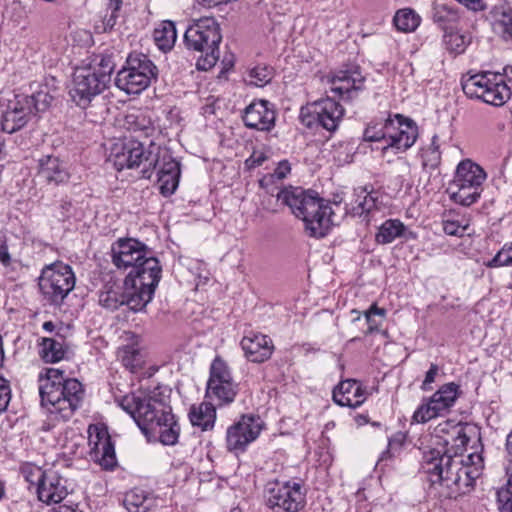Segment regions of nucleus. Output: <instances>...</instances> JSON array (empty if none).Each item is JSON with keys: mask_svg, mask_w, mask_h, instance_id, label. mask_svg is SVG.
I'll return each instance as SVG.
<instances>
[{"mask_svg": "<svg viewBox=\"0 0 512 512\" xmlns=\"http://www.w3.org/2000/svg\"><path fill=\"white\" fill-rule=\"evenodd\" d=\"M128 123L131 125L130 129L133 131H143L145 135L149 134V131L152 129L150 125V121L146 120L144 116H136L133 115L128 116Z\"/></svg>", "mask_w": 512, "mask_h": 512, "instance_id": "obj_54", "label": "nucleus"}, {"mask_svg": "<svg viewBox=\"0 0 512 512\" xmlns=\"http://www.w3.org/2000/svg\"><path fill=\"white\" fill-rule=\"evenodd\" d=\"M363 137L365 141H384L385 144H387L388 137L386 133V122L382 126H379L377 124L368 125L364 131Z\"/></svg>", "mask_w": 512, "mask_h": 512, "instance_id": "obj_50", "label": "nucleus"}, {"mask_svg": "<svg viewBox=\"0 0 512 512\" xmlns=\"http://www.w3.org/2000/svg\"><path fill=\"white\" fill-rule=\"evenodd\" d=\"M291 171V166L288 161L284 160L278 163L277 167L274 169V172L270 175L271 179L282 180L284 179Z\"/></svg>", "mask_w": 512, "mask_h": 512, "instance_id": "obj_57", "label": "nucleus"}, {"mask_svg": "<svg viewBox=\"0 0 512 512\" xmlns=\"http://www.w3.org/2000/svg\"><path fill=\"white\" fill-rule=\"evenodd\" d=\"M157 166H159L157 176L160 193L163 196H170L178 187L180 164L165 153L161 160H158Z\"/></svg>", "mask_w": 512, "mask_h": 512, "instance_id": "obj_25", "label": "nucleus"}, {"mask_svg": "<svg viewBox=\"0 0 512 512\" xmlns=\"http://www.w3.org/2000/svg\"><path fill=\"white\" fill-rule=\"evenodd\" d=\"M33 115L35 113L29 104L28 95H15L8 101L7 108L3 112L2 130L12 134L23 128Z\"/></svg>", "mask_w": 512, "mask_h": 512, "instance_id": "obj_19", "label": "nucleus"}, {"mask_svg": "<svg viewBox=\"0 0 512 512\" xmlns=\"http://www.w3.org/2000/svg\"><path fill=\"white\" fill-rule=\"evenodd\" d=\"M459 396V386L453 382L442 385L426 402L414 412L417 423H426L449 412Z\"/></svg>", "mask_w": 512, "mask_h": 512, "instance_id": "obj_14", "label": "nucleus"}, {"mask_svg": "<svg viewBox=\"0 0 512 512\" xmlns=\"http://www.w3.org/2000/svg\"><path fill=\"white\" fill-rule=\"evenodd\" d=\"M240 344L246 358L255 363L268 360L274 349L272 340L267 335L259 333H250L244 336Z\"/></svg>", "mask_w": 512, "mask_h": 512, "instance_id": "obj_23", "label": "nucleus"}, {"mask_svg": "<svg viewBox=\"0 0 512 512\" xmlns=\"http://www.w3.org/2000/svg\"><path fill=\"white\" fill-rule=\"evenodd\" d=\"M51 512H77V506H67V505H61L57 508L52 509Z\"/></svg>", "mask_w": 512, "mask_h": 512, "instance_id": "obj_63", "label": "nucleus"}, {"mask_svg": "<svg viewBox=\"0 0 512 512\" xmlns=\"http://www.w3.org/2000/svg\"><path fill=\"white\" fill-rule=\"evenodd\" d=\"M158 159L146 154L143 144L138 141H129L122 145L121 151L115 152L114 165L118 170L131 169L144 165L142 174L144 178L151 177V168L157 167Z\"/></svg>", "mask_w": 512, "mask_h": 512, "instance_id": "obj_17", "label": "nucleus"}, {"mask_svg": "<svg viewBox=\"0 0 512 512\" xmlns=\"http://www.w3.org/2000/svg\"><path fill=\"white\" fill-rule=\"evenodd\" d=\"M238 392V384L233 380L227 363L216 357L210 366V375L207 381L206 398L217 405L230 404Z\"/></svg>", "mask_w": 512, "mask_h": 512, "instance_id": "obj_10", "label": "nucleus"}, {"mask_svg": "<svg viewBox=\"0 0 512 512\" xmlns=\"http://www.w3.org/2000/svg\"><path fill=\"white\" fill-rule=\"evenodd\" d=\"M267 160V156L262 151H254L252 155L246 160L245 164L248 168L252 169L262 165Z\"/></svg>", "mask_w": 512, "mask_h": 512, "instance_id": "obj_59", "label": "nucleus"}, {"mask_svg": "<svg viewBox=\"0 0 512 512\" xmlns=\"http://www.w3.org/2000/svg\"><path fill=\"white\" fill-rule=\"evenodd\" d=\"M406 441V435L403 432L395 433L388 441L387 449L382 453L380 460L392 458L399 454Z\"/></svg>", "mask_w": 512, "mask_h": 512, "instance_id": "obj_48", "label": "nucleus"}, {"mask_svg": "<svg viewBox=\"0 0 512 512\" xmlns=\"http://www.w3.org/2000/svg\"><path fill=\"white\" fill-rule=\"evenodd\" d=\"M112 262L119 269L134 268L145 258L151 256L147 247L132 238L119 239L112 245Z\"/></svg>", "mask_w": 512, "mask_h": 512, "instance_id": "obj_18", "label": "nucleus"}, {"mask_svg": "<svg viewBox=\"0 0 512 512\" xmlns=\"http://www.w3.org/2000/svg\"><path fill=\"white\" fill-rule=\"evenodd\" d=\"M483 466L482 455L476 452L450 454V450L433 448L424 452L422 459V469L431 484L438 485L440 495L449 499L469 493Z\"/></svg>", "mask_w": 512, "mask_h": 512, "instance_id": "obj_1", "label": "nucleus"}, {"mask_svg": "<svg viewBox=\"0 0 512 512\" xmlns=\"http://www.w3.org/2000/svg\"><path fill=\"white\" fill-rule=\"evenodd\" d=\"M36 494L38 500L46 505L58 504L68 495L67 480L56 470L47 469Z\"/></svg>", "mask_w": 512, "mask_h": 512, "instance_id": "obj_22", "label": "nucleus"}, {"mask_svg": "<svg viewBox=\"0 0 512 512\" xmlns=\"http://www.w3.org/2000/svg\"><path fill=\"white\" fill-rule=\"evenodd\" d=\"M354 195L355 202L352 206L354 216L367 215L374 210H380L382 206L381 193L372 186L358 187L354 190Z\"/></svg>", "mask_w": 512, "mask_h": 512, "instance_id": "obj_29", "label": "nucleus"}, {"mask_svg": "<svg viewBox=\"0 0 512 512\" xmlns=\"http://www.w3.org/2000/svg\"><path fill=\"white\" fill-rule=\"evenodd\" d=\"M486 178V172L482 167L466 159L458 164L453 181L455 185H466L474 188V190L483 191V183Z\"/></svg>", "mask_w": 512, "mask_h": 512, "instance_id": "obj_28", "label": "nucleus"}, {"mask_svg": "<svg viewBox=\"0 0 512 512\" xmlns=\"http://www.w3.org/2000/svg\"><path fill=\"white\" fill-rule=\"evenodd\" d=\"M118 404L134 419L145 436L158 435L163 445L177 443L180 425L172 414L167 397L159 388L125 395L118 400Z\"/></svg>", "mask_w": 512, "mask_h": 512, "instance_id": "obj_2", "label": "nucleus"}, {"mask_svg": "<svg viewBox=\"0 0 512 512\" xmlns=\"http://www.w3.org/2000/svg\"><path fill=\"white\" fill-rule=\"evenodd\" d=\"M272 78L271 70L266 66H255L252 68L246 78V82L250 85L262 87L270 82Z\"/></svg>", "mask_w": 512, "mask_h": 512, "instance_id": "obj_47", "label": "nucleus"}, {"mask_svg": "<svg viewBox=\"0 0 512 512\" xmlns=\"http://www.w3.org/2000/svg\"><path fill=\"white\" fill-rule=\"evenodd\" d=\"M387 144L382 150L392 149L395 153L405 152L414 145L418 137L417 125L400 114L386 120Z\"/></svg>", "mask_w": 512, "mask_h": 512, "instance_id": "obj_16", "label": "nucleus"}, {"mask_svg": "<svg viewBox=\"0 0 512 512\" xmlns=\"http://www.w3.org/2000/svg\"><path fill=\"white\" fill-rule=\"evenodd\" d=\"M437 140V136H433L431 144L422 152V165L425 168L434 170L441 163V152Z\"/></svg>", "mask_w": 512, "mask_h": 512, "instance_id": "obj_45", "label": "nucleus"}, {"mask_svg": "<svg viewBox=\"0 0 512 512\" xmlns=\"http://www.w3.org/2000/svg\"><path fill=\"white\" fill-rule=\"evenodd\" d=\"M38 285L48 302L60 305L73 290L75 276L69 265L55 262L42 269Z\"/></svg>", "mask_w": 512, "mask_h": 512, "instance_id": "obj_9", "label": "nucleus"}, {"mask_svg": "<svg viewBox=\"0 0 512 512\" xmlns=\"http://www.w3.org/2000/svg\"><path fill=\"white\" fill-rule=\"evenodd\" d=\"M157 77V67L144 54H130L117 72L115 85L126 94H140Z\"/></svg>", "mask_w": 512, "mask_h": 512, "instance_id": "obj_8", "label": "nucleus"}, {"mask_svg": "<svg viewBox=\"0 0 512 512\" xmlns=\"http://www.w3.org/2000/svg\"><path fill=\"white\" fill-rule=\"evenodd\" d=\"M384 316L385 310L383 308L377 307V305H372L367 311H365L364 316L369 324V330L373 331L374 328L377 327V324L373 323L372 317L373 316Z\"/></svg>", "mask_w": 512, "mask_h": 512, "instance_id": "obj_58", "label": "nucleus"}, {"mask_svg": "<svg viewBox=\"0 0 512 512\" xmlns=\"http://www.w3.org/2000/svg\"><path fill=\"white\" fill-rule=\"evenodd\" d=\"M48 84H38V89L28 96L29 104L36 114L37 112L45 111L51 104L54 95Z\"/></svg>", "mask_w": 512, "mask_h": 512, "instance_id": "obj_40", "label": "nucleus"}, {"mask_svg": "<svg viewBox=\"0 0 512 512\" xmlns=\"http://www.w3.org/2000/svg\"><path fill=\"white\" fill-rule=\"evenodd\" d=\"M39 394L41 405L50 416L66 421L80 407L84 390L77 379L66 378L63 370L47 368L45 374L39 375Z\"/></svg>", "mask_w": 512, "mask_h": 512, "instance_id": "obj_3", "label": "nucleus"}, {"mask_svg": "<svg viewBox=\"0 0 512 512\" xmlns=\"http://www.w3.org/2000/svg\"><path fill=\"white\" fill-rule=\"evenodd\" d=\"M333 400L339 406L357 408L366 400V391L360 382L345 380L333 390Z\"/></svg>", "mask_w": 512, "mask_h": 512, "instance_id": "obj_27", "label": "nucleus"}, {"mask_svg": "<svg viewBox=\"0 0 512 512\" xmlns=\"http://www.w3.org/2000/svg\"><path fill=\"white\" fill-rule=\"evenodd\" d=\"M121 1L110 0L108 9L105 15L99 20L95 22L94 28L97 33H104L111 30L116 24V20L118 17V10L120 9Z\"/></svg>", "mask_w": 512, "mask_h": 512, "instance_id": "obj_43", "label": "nucleus"}, {"mask_svg": "<svg viewBox=\"0 0 512 512\" xmlns=\"http://www.w3.org/2000/svg\"><path fill=\"white\" fill-rule=\"evenodd\" d=\"M505 459L508 463L512 464V430L506 436Z\"/></svg>", "mask_w": 512, "mask_h": 512, "instance_id": "obj_62", "label": "nucleus"}, {"mask_svg": "<svg viewBox=\"0 0 512 512\" xmlns=\"http://www.w3.org/2000/svg\"><path fill=\"white\" fill-rule=\"evenodd\" d=\"M439 368L436 364H431L429 370L426 372L425 379L422 383V390L427 391L430 390L429 385L435 381V378L438 374Z\"/></svg>", "mask_w": 512, "mask_h": 512, "instance_id": "obj_60", "label": "nucleus"}, {"mask_svg": "<svg viewBox=\"0 0 512 512\" xmlns=\"http://www.w3.org/2000/svg\"><path fill=\"white\" fill-rule=\"evenodd\" d=\"M494 27L505 41L512 42V8L507 4L496 5L491 10Z\"/></svg>", "mask_w": 512, "mask_h": 512, "instance_id": "obj_35", "label": "nucleus"}, {"mask_svg": "<svg viewBox=\"0 0 512 512\" xmlns=\"http://www.w3.org/2000/svg\"><path fill=\"white\" fill-rule=\"evenodd\" d=\"M344 108L334 99L326 97L301 108V122L312 127L317 123L329 132H334L344 116Z\"/></svg>", "mask_w": 512, "mask_h": 512, "instance_id": "obj_12", "label": "nucleus"}, {"mask_svg": "<svg viewBox=\"0 0 512 512\" xmlns=\"http://www.w3.org/2000/svg\"><path fill=\"white\" fill-rule=\"evenodd\" d=\"M450 198L462 206H470L478 201L482 191L474 190L466 185H455L454 181L450 184Z\"/></svg>", "mask_w": 512, "mask_h": 512, "instance_id": "obj_39", "label": "nucleus"}, {"mask_svg": "<svg viewBox=\"0 0 512 512\" xmlns=\"http://www.w3.org/2000/svg\"><path fill=\"white\" fill-rule=\"evenodd\" d=\"M0 262L5 267L11 264V257L8 252V247L4 238L0 237Z\"/></svg>", "mask_w": 512, "mask_h": 512, "instance_id": "obj_61", "label": "nucleus"}, {"mask_svg": "<svg viewBox=\"0 0 512 512\" xmlns=\"http://www.w3.org/2000/svg\"><path fill=\"white\" fill-rule=\"evenodd\" d=\"M277 199L304 222L306 231L312 237H324L331 226L336 224L331 205L315 191L290 186L280 190Z\"/></svg>", "mask_w": 512, "mask_h": 512, "instance_id": "obj_4", "label": "nucleus"}, {"mask_svg": "<svg viewBox=\"0 0 512 512\" xmlns=\"http://www.w3.org/2000/svg\"><path fill=\"white\" fill-rule=\"evenodd\" d=\"M132 298H136V296L125 287V282L121 285L115 281H109L99 293L100 305L111 311L117 310L122 305H127L132 310V305L129 304Z\"/></svg>", "mask_w": 512, "mask_h": 512, "instance_id": "obj_24", "label": "nucleus"}, {"mask_svg": "<svg viewBox=\"0 0 512 512\" xmlns=\"http://www.w3.org/2000/svg\"><path fill=\"white\" fill-rule=\"evenodd\" d=\"M275 118V111L266 100L253 101L242 115L245 126L258 131H270L275 125Z\"/></svg>", "mask_w": 512, "mask_h": 512, "instance_id": "obj_21", "label": "nucleus"}, {"mask_svg": "<svg viewBox=\"0 0 512 512\" xmlns=\"http://www.w3.org/2000/svg\"><path fill=\"white\" fill-rule=\"evenodd\" d=\"M122 362L125 367L134 371L141 366V356L138 350L133 347H126L123 350Z\"/></svg>", "mask_w": 512, "mask_h": 512, "instance_id": "obj_51", "label": "nucleus"}, {"mask_svg": "<svg viewBox=\"0 0 512 512\" xmlns=\"http://www.w3.org/2000/svg\"><path fill=\"white\" fill-rule=\"evenodd\" d=\"M404 224L397 219L386 220L379 227L378 232L375 236V240L378 244H389L396 238L402 236L404 233Z\"/></svg>", "mask_w": 512, "mask_h": 512, "instance_id": "obj_38", "label": "nucleus"}, {"mask_svg": "<svg viewBox=\"0 0 512 512\" xmlns=\"http://www.w3.org/2000/svg\"><path fill=\"white\" fill-rule=\"evenodd\" d=\"M46 471L47 469L43 470L40 466L29 462L22 464L20 467V473L25 481L34 486L36 490L46 476Z\"/></svg>", "mask_w": 512, "mask_h": 512, "instance_id": "obj_44", "label": "nucleus"}, {"mask_svg": "<svg viewBox=\"0 0 512 512\" xmlns=\"http://www.w3.org/2000/svg\"><path fill=\"white\" fill-rule=\"evenodd\" d=\"M189 418L193 426H198L203 431L212 429L216 420L214 404L212 402H202L198 406H192Z\"/></svg>", "mask_w": 512, "mask_h": 512, "instance_id": "obj_34", "label": "nucleus"}, {"mask_svg": "<svg viewBox=\"0 0 512 512\" xmlns=\"http://www.w3.org/2000/svg\"><path fill=\"white\" fill-rule=\"evenodd\" d=\"M420 21V16L410 8L398 10L393 18L395 27L402 32H413L419 26Z\"/></svg>", "mask_w": 512, "mask_h": 512, "instance_id": "obj_41", "label": "nucleus"}, {"mask_svg": "<svg viewBox=\"0 0 512 512\" xmlns=\"http://www.w3.org/2000/svg\"><path fill=\"white\" fill-rule=\"evenodd\" d=\"M488 267H512V242L505 244L503 248L487 263Z\"/></svg>", "mask_w": 512, "mask_h": 512, "instance_id": "obj_49", "label": "nucleus"}, {"mask_svg": "<svg viewBox=\"0 0 512 512\" xmlns=\"http://www.w3.org/2000/svg\"><path fill=\"white\" fill-rule=\"evenodd\" d=\"M461 86L469 98L480 99L493 106H502L512 95L504 75L491 71L467 74L462 77Z\"/></svg>", "mask_w": 512, "mask_h": 512, "instance_id": "obj_6", "label": "nucleus"}, {"mask_svg": "<svg viewBox=\"0 0 512 512\" xmlns=\"http://www.w3.org/2000/svg\"><path fill=\"white\" fill-rule=\"evenodd\" d=\"M107 87L96 76L94 69L84 66L78 67L73 73L69 86V96L78 107L86 109Z\"/></svg>", "mask_w": 512, "mask_h": 512, "instance_id": "obj_13", "label": "nucleus"}, {"mask_svg": "<svg viewBox=\"0 0 512 512\" xmlns=\"http://www.w3.org/2000/svg\"><path fill=\"white\" fill-rule=\"evenodd\" d=\"M469 229L468 223L460 224L458 221L446 220L443 222V231L447 235L462 237Z\"/></svg>", "mask_w": 512, "mask_h": 512, "instance_id": "obj_53", "label": "nucleus"}, {"mask_svg": "<svg viewBox=\"0 0 512 512\" xmlns=\"http://www.w3.org/2000/svg\"><path fill=\"white\" fill-rule=\"evenodd\" d=\"M11 399V389L6 379L0 377V413L6 410Z\"/></svg>", "mask_w": 512, "mask_h": 512, "instance_id": "obj_56", "label": "nucleus"}, {"mask_svg": "<svg viewBox=\"0 0 512 512\" xmlns=\"http://www.w3.org/2000/svg\"><path fill=\"white\" fill-rule=\"evenodd\" d=\"M89 445L91 446V456L106 470H111L116 465V455L114 445L110 436L106 432H97L95 436L90 435Z\"/></svg>", "mask_w": 512, "mask_h": 512, "instance_id": "obj_26", "label": "nucleus"}, {"mask_svg": "<svg viewBox=\"0 0 512 512\" xmlns=\"http://www.w3.org/2000/svg\"><path fill=\"white\" fill-rule=\"evenodd\" d=\"M437 433H447V437L444 438V450L442 452H448L454 454L461 453L469 442V437L465 432V428L459 424L451 425L449 422L440 423L436 428Z\"/></svg>", "mask_w": 512, "mask_h": 512, "instance_id": "obj_31", "label": "nucleus"}, {"mask_svg": "<svg viewBox=\"0 0 512 512\" xmlns=\"http://www.w3.org/2000/svg\"><path fill=\"white\" fill-rule=\"evenodd\" d=\"M443 43L450 53L462 54L470 43V39L467 35L457 31H445Z\"/></svg>", "mask_w": 512, "mask_h": 512, "instance_id": "obj_42", "label": "nucleus"}, {"mask_svg": "<svg viewBox=\"0 0 512 512\" xmlns=\"http://www.w3.org/2000/svg\"><path fill=\"white\" fill-rule=\"evenodd\" d=\"M262 421L253 415H243L237 422L227 428L226 448L235 454L244 452L255 441L262 430Z\"/></svg>", "mask_w": 512, "mask_h": 512, "instance_id": "obj_15", "label": "nucleus"}, {"mask_svg": "<svg viewBox=\"0 0 512 512\" xmlns=\"http://www.w3.org/2000/svg\"><path fill=\"white\" fill-rule=\"evenodd\" d=\"M331 91L343 100H352L364 89L365 78L355 67L336 72L330 80Z\"/></svg>", "mask_w": 512, "mask_h": 512, "instance_id": "obj_20", "label": "nucleus"}, {"mask_svg": "<svg viewBox=\"0 0 512 512\" xmlns=\"http://www.w3.org/2000/svg\"><path fill=\"white\" fill-rule=\"evenodd\" d=\"M54 327H55V325H54V323H53V322H51V321H46V322H44V324H43V329H44L45 331H48V332H52V331L54 330Z\"/></svg>", "mask_w": 512, "mask_h": 512, "instance_id": "obj_64", "label": "nucleus"}, {"mask_svg": "<svg viewBox=\"0 0 512 512\" xmlns=\"http://www.w3.org/2000/svg\"><path fill=\"white\" fill-rule=\"evenodd\" d=\"M500 512H512V474L509 476L506 491L498 492Z\"/></svg>", "mask_w": 512, "mask_h": 512, "instance_id": "obj_52", "label": "nucleus"}, {"mask_svg": "<svg viewBox=\"0 0 512 512\" xmlns=\"http://www.w3.org/2000/svg\"><path fill=\"white\" fill-rule=\"evenodd\" d=\"M88 67L94 69L96 76L104 82L105 85H109L111 81V74L115 68V64L111 56H102L98 63L95 65H89Z\"/></svg>", "mask_w": 512, "mask_h": 512, "instance_id": "obj_46", "label": "nucleus"}, {"mask_svg": "<svg viewBox=\"0 0 512 512\" xmlns=\"http://www.w3.org/2000/svg\"><path fill=\"white\" fill-rule=\"evenodd\" d=\"M123 504L128 512H147L157 505V499L152 493L134 488L125 494Z\"/></svg>", "mask_w": 512, "mask_h": 512, "instance_id": "obj_32", "label": "nucleus"}, {"mask_svg": "<svg viewBox=\"0 0 512 512\" xmlns=\"http://www.w3.org/2000/svg\"><path fill=\"white\" fill-rule=\"evenodd\" d=\"M431 15L433 22L445 31L460 20L459 10L442 2L433 3Z\"/></svg>", "mask_w": 512, "mask_h": 512, "instance_id": "obj_36", "label": "nucleus"}, {"mask_svg": "<svg viewBox=\"0 0 512 512\" xmlns=\"http://www.w3.org/2000/svg\"><path fill=\"white\" fill-rule=\"evenodd\" d=\"M153 37L156 45L162 51L170 50L177 39V32L174 22L163 21L154 29Z\"/></svg>", "mask_w": 512, "mask_h": 512, "instance_id": "obj_37", "label": "nucleus"}, {"mask_svg": "<svg viewBox=\"0 0 512 512\" xmlns=\"http://www.w3.org/2000/svg\"><path fill=\"white\" fill-rule=\"evenodd\" d=\"M265 500L273 512H298L305 505V493L296 482H270L266 486Z\"/></svg>", "mask_w": 512, "mask_h": 512, "instance_id": "obj_11", "label": "nucleus"}, {"mask_svg": "<svg viewBox=\"0 0 512 512\" xmlns=\"http://www.w3.org/2000/svg\"><path fill=\"white\" fill-rule=\"evenodd\" d=\"M221 40L220 26L212 17L200 18L187 27L184 34L186 47L203 54L196 64L198 70L206 71L217 63Z\"/></svg>", "mask_w": 512, "mask_h": 512, "instance_id": "obj_5", "label": "nucleus"}, {"mask_svg": "<svg viewBox=\"0 0 512 512\" xmlns=\"http://www.w3.org/2000/svg\"><path fill=\"white\" fill-rule=\"evenodd\" d=\"M38 178L48 184L59 185L69 179V173L57 157L45 156L39 160Z\"/></svg>", "mask_w": 512, "mask_h": 512, "instance_id": "obj_30", "label": "nucleus"}, {"mask_svg": "<svg viewBox=\"0 0 512 512\" xmlns=\"http://www.w3.org/2000/svg\"><path fill=\"white\" fill-rule=\"evenodd\" d=\"M161 272L158 259L151 255L128 273L125 278V287L136 296V298L130 299L129 304L132 305V311H142L152 300L161 279Z\"/></svg>", "mask_w": 512, "mask_h": 512, "instance_id": "obj_7", "label": "nucleus"}, {"mask_svg": "<svg viewBox=\"0 0 512 512\" xmlns=\"http://www.w3.org/2000/svg\"><path fill=\"white\" fill-rule=\"evenodd\" d=\"M68 345L61 335L42 338L40 343L41 358L47 363H56L62 360L67 352Z\"/></svg>", "mask_w": 512, "mask_h": 512, "instance_id": "obj_33", "label": "nucleus"}, {"mask_svg": "<svg viewBox=\"0 0 512 512\" xmlns=\"http://www.w3.org/2000/svg\"><path fill=\"white\" fill-rule=\"evenodd\" d=\"M171 466L172 469L175 470V476L183 481L186 480L193 471L188 463L180 459H174Z\"/></svg>", "mask_w": 512, "mask_h": 512, "instance_id": "obj_55", "label": "nucleus"}]
</instances>
